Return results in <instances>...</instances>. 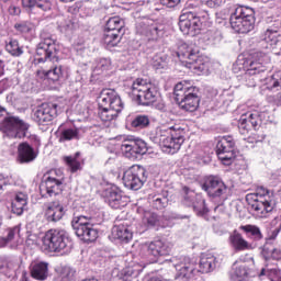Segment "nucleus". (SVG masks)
Segmentation results:
<instances>
[{
    "mask_svg": "<svg viewBox=\"0 0 281 281\" xmlns=\"http://www.w3.org/2000/svg\"><path fill=\"white\" fill-rule=\"evenodd\" d=\"M36 56L34 59L35 65L41 63H47L50 66L49 69H44L43 74L48 80L58 82L63 77V65L58 64V46H56V40L54 35L47 30H43L40 34V43L36 46Z\"/></svg>",
    "mask_w": 281,
    "mask_h": 281,
    "instance_id": "f257e3e1",
    "label": "nucleus"
},
{
    "mask_svg": "<svg viewBox=\"0 0 281 281\" xmlns=\"http://www.w3.org/2000/svg\"><path fill=\"white\" fill-rule=\"evenodd\" d=\"M218 260L212 254L203 255L199 261V269H196V258L183 257L181 263L177 268V280L188 281L192 280L196 273H212L216 269Z\"/></svg>",
    "mask_w": 281,
    "mask_h": 281,
    "instance_id": "f03ea898",
    "label": "nucleus"
},
{
    "mask_svg": "<svg viewBox=\"0 0 281 281\" xmlns=\"http://www.w3.org/2000/svg\"><path fill=\"white\" fill-rule=\"evenodd\" d=\"M30 123L23 121L16 115L8 112L4 106L0 105V131L9 139H30Z\"/></svg>",
    "mask_w": 281,
    "mask_h": 281,
    "instance_id": "7ed1b4c3",
    "label": "nucleus"
},
{
    "mask_svg": "<svg viewBox=\"0 0 281 281\" xmlns=\"http://www.w3.org/2000/svg\"><path fill=\"white\" fill-rule=\"evenodd\" d=\"M149 139H151L154 144L167 148L166 150L171 153V155H175V153L181 149L183 142H186V131L179 126H162L151 133Z\"/></svg>",
    "mask_w": 281,
    "mask_h": 281,
    "instance_id": "20e7f679",
    "label": "nucleus"
},
{
    "mask_svg": "<svg viewBox=\"0 0 281 281\" xmlns=\"http://www.w3.org/2000/svg\"><path fill=\"white\" fill-rule=\"evenodd\" d=\"M210 21V13L201 8H195L180 15L178 25L182 34L196 36L201 34L203 23Z\"/></svg>",
    "mask_w": 281,
    "mask_h": 281,
    "instance_id": "39448f33",
    "label": "nucleus"
},
{
    "mask_svg": "<svg viewBox=\"0 0 281 281\" xmlns=\"http://www.w3.org/2000/svg\"><path fill=\"white\" fill-rule=\"evenodd\" d=\"M42 240L45 249L54 254H69L74 247V241L65 229H49Z\"/></svg>",
    "mask_w": 281,
    "mask_h": 281,
    "instance_id": "423d86ee",
    "label": "nucleus"
},
{
    "mask_svg": "<svg viewBox=\"0 0 281 281\" xmlns=\"http://www.w3.org/2000/svg\"><path fill=\"white\" fill-rule=\"evenodd\" d=\"M176 102L182 111L194 113L199 109L201 98L199 97V88L188 87L183 82H179L173 88Z\"/></svg>",
    "mask_w": 281,
    "mask_h": 281,
    "instance_id": "0eeeda50",
    "label": "nucleus"
},
{
    "mask_svg": "<svg viewBox=\"0 0 281 281\" xmlns=\"http://www.w3.org/2000/svg\"><path fill=\"white\" fill-rule=\"evenodd\" d=\"M132 95L137 104L150 106L159 98V89L148 79H136L132 86Z\"/></svg>",
    "mask_w": 281,
    "mask_h": 281,
    "instance_id": "6e6552de",
    "label": "nucleus"
},
{
    "mask_svg": "<svg viewBox=\"0 0 281 281\" xmlns=\"http://www.w3.org/2000/svg\"><path fill=\"white\" fill-rule=\"evenodd\" d=\"M178 58L188 69L194 71V74H203V71H207V63L203 57L199 56V48H193L192 46H188L187 44L180 47L178 52Z\"/></svg>",
    "mask_w": 281,
    "mask_h": 281,
    "instance_id": "1a4fd4ad",
    "label": "nucleus"
},
{
    "mask_svg": "<svg viewBox=\"0 0 281 281\" xmlns=\"http://www.w3.org/2000/svg\"><path fill=\"white\" fill-rule=\"evenodd\" d=\"M71 227L76 236L85 240V243H95V240H98L99 231L95 228V225L91 223V216H75L71 221Z\"/></svg>",
    "mask_w": 281,
    "mask_h": 281,
    "instance_id": "9d476101",
    "label": "nucleus"
},
{
    "mask_svg": "<svg viewBox=\"0 0 281 281\" xmlns=\"http://www.w3.org/2000/svg\"><path fill=\"white\" fill-rule=\"evenodd\" d=\"M202 190L206 192L207 196L213 201H217L220 205H223L227 201V193L229 188L223 182V180L216 176H209L202 183Z\"/></svg>",
    "mask_w": 281,
    "mask_h": 281,
    "instance_id": "9b49d317",
    "label": "nucleus"
},
{
    "mask_svg": "<svg viewBox=\"0 0 281 281\" xmlns=\"http://www.w3.org/2000/svg\"><path fill=\"white\" fill-rule=\"evenodd\" d=\"M276 273V269L262 268L257 274L245 262H234L229 271V280L232 281H251V278H271V274Z\"/></svg>",
    "mask_w": 281,
    "mask_h": 281,
    "instance_id": "f8f14e48",
    "label": "nucleus"
},
{
    "mask_svg": "<svg viewBox=\"0 0 281 281\" xmlns=\"http://www.w3.org/2000/svg\"><path fill=\"white\" fill-rule=\"evenodd\" d=\"M148 181V171L144 166L133 165L123 173V183L128 190H142Z\"/></svg>",
    "mask_w": 281,
    "mask_h": 281,
    "instance_id": "ddd939ff",
    "label": "nucleus"
},
{
    "mask_svg": "<svg viewBox=\"0 0 281 281\" xmlns=\"http://www.w3.org/2000/svg\"><path fill=\"white\" fill-rule=\"evenodd\" d=\"M121 139H123L121 150L125 154V157L137 159V155H146V153H148L146 142L140 138H135V136H123Z\"/></svg>",
    "mask_w": 281,
    "mask_h": 281,
    "instance_id": "4468645a",
    "label": "nucleus"
},
{
    "mask_svg": "<svg viewBox=\"0 0 281 281\" xmlns=\"http://www.w3.org/2000/svg\"><path fill=\"white\" fill-rule=\"evenodd\" d=\"M33 120L36 124L47 126L58 117V104L56 103H42L33 112Z\"/></svg>",
    "mask_w": 281,
    "mask_h": 281,
    "instance_id": "2eb2a0df",
    "label": "nucleus"
},
{
    "mask_svg": "<svg viewBox=\"0 0 281 281\" xmlns=\"http://www.w3.org/2000/svg\"><path fill=\"white\" fill-rule=\"evenodd\" d=\"M234 139L232 136H225L221 138L216 144V155L224 166L232 165V160L235 159L236 153H234Z\"/></svg>",
    "mask_w": 281,
    "mask_h": 281,
    "instance_id": "dca6fc26",
    "label": "nucleus"
},
{
    "mask_svg": "<svg viewBox=\"0 0 281 281\" xmlns=\"http://www.w3.org/2000/svg\"><path fill=\"white\" fill-rule=\"evenodd\" d=\"M246 201L248 205H250L251 210H255L257 214H269V212H273V203H271V195H256V194H247Z\"/></svg>",
    "mask_w": 281,
    "mask_h": 281,
    "instance_id": "f3484780",
    "label": "nucleus"
},
{
    "mask_svg": "<svg viewBox=\"0 0 281 281\" xmlns=\"http://www.w3.org/2000/svg\"><path fill=\"white\" fill-rule=\"evenodd\" d=\"M265 63V53L254 52L250 57L244 63L246 67V78L247 76H260L267 71V67L262 65Z\"/></svg>",
    "mask_w": 281,
    "mask_h": 281,
    "instance_id": "a211bd4d",
    "label": "nucleus"
},
{
    "mask_svg": "<svg viewBox=\"0 0 281 281\" xmlns=\"http://www.w3.org/2000/svg\"><path fill=\"white\" fill-rule=\"evenodd\" d=\"M123 109L124 103L122 102V98H120V94H117V92L114 90V94L110 101L109 108L104 109V111H100L99 117L102 120V122H112V120H115L117 115L122 113Z\"/></svg>",
    "mask_w": 281,
    "mask_h": 281,
    "instance_id": "6ab92c4d",
    "label": "nucleus"
},
{
    "mask_svg": "<svg viewBox=\"0 0 281 281\" xmlns=\"http://www.w3.org/2000/svg\"><path fill=\"white\" fill-rule=\"evenodd\" d=\"M105 202L112 210H121V207H126L128 204V198L126 195L122 194V190L117 187H111L108 188L103 192Z\"/></svg>",
    "mask_w": 281,
    "mask_h": 281,
    "instance_id": "aec40b11",
    "label": "nucleus"
},
{
    "mask_svg": "<svg viewBox=\"0 0 281 281\" xmlns=\"http://www.w3.org/2000/svg\"><path fill=\"white\" fill-rule=\"evenodd\" d=\"M260 124H262V121L258 113H248L241 115L239 119L238 130L241 135H248L251 128H254V131H258V128H260Z\"/></svg>",
    "mask_w": 281,
    "mask_h": 281,
    "instance_id": "412c9836",
    "label": "nucleus"
},
{
    "mask_svg": "<svg viewBox=\"0 0 281 281\" xmlns=\"http://www.w3.org/2000/svg\"><path fill=\"white\" fill-rule=\"evenodd\" d=\"M63 191V181L52 176H45V181L40 186L42 196H56Z\"/></svg>",
    "mask_w": 281,
    "mask_h": 281,
    "instance_id": "4be33fe9",
    "label": "nucleus"
},
{
    "mask_svg": "<svg viewBox=\"0 0 281 281\" xmlns=\"http://www.w3.org/2000/svg\"><path fill=\"white\" fill-rule=\"evenodd\" d=\"M48 223H58L65 216V206L59 201H54L47 204L45 212Z\"/></svg>",
    "mask_w": 281,
    "mask_h": 281,
    "instance_id": "5701e85b",
    "label": "nucleus"
},
{
    "mask_svg": "<svg viewBox=\"0 0 281 281\" xmlns=\"http://www.w3.org/2000/svg\"><path fill=\"white\" fill-rule=\"evenodd\" d=\"M38 155L27 142L21 143L18 146V161L19 164H32Z\"/></svg>",
    "mask_w": 281,
    "mask_h": 281,
    "instance_id": "b1692460",
    "label": "nucleus"
},
{
    "mask_svg": "<svg viewBox=\"0 0 281 281\" xmlns=\"http://www.w3.org/2000/svg\"><path fill=\"white\" fill-rule=\"evenodd\" d=\"M146 250L147 256H151L153 258H160V256H170V251L172 249L162 240H155L146 246Z\"/></svg>",
    "mask_w": 281,
    "mask_h": 281,
    "instance_id": "393cba45",
    "label": "nucleus"
},
{
    "mask_svg": "<svg viewBox=\"0 0 281 281\" xmlns=\"http://www.w3.org/2000/svg\"><path fill=\"white\" fill-rule=\"evenodd\" d=\"M112 236L116 240H121V243H128V240L133 239V232L128 228L127 223L116 222L112 227Z\"/></svg>",
    "mask_w": 281,
    "mask_h": 281,
    "instance_id": "a878e982",
    "label": "nucleus"
},
{
    "mask_svg": "<svg viewBox=\"0 0 281 281\" xmlns=\"http://www.w3.org/2000/svg\"><path fill=\"white\" fill-rule=\"evenodd\" d=\"M184 201H187V203H192V207L198 216H205V214L210 212V210H207V206L205 205V199H203V196L198 195L192 202V198L194 196V194L188 195V188H184Z\"/></svg>",
    "mask_w": 281,
    "mask_h": 281,
    "instance_id": "bb28decb",
    "label": "nucleus"
},
{
    "mask_svg": "<svg viewBox=\"0 0 281 281\" xmlns=\"http://www.w3.org/2000/svg\"><path fill=\"white\" fill-rule=\"evenodd\" d=\"M49 276V263L38 261L31 265V277L34 280L45 281Z\"/></svg>",
    "mask_w": 281,
    "mask_h": 281,
    "instance_id": "cd10ccee",
    "label": "nucleus"
},
{
    "mask_svg": "<svg viewBox=\"0 0 281 281\" xmlns=\"http://www.w3.org/2000/svg\"><path fill=\"white\" fill-rule=\"evenodd\" d=\"M229 23L232 30H234V32H236L237 34H249V32H251V30H254L256 25V22H241L240 19L234 18V15H231Z\"/></svg>",
    "mask_w": 281,
    "mask_h": 281,
    "instance_id": "c85d7f7f",
    "label": "nucleus"
},
{
    "mask_svg": "<svg viewBox=\"0 0 281 281\" xmlns=\"http://www.w3.org/2000/svg\"><path fill=\"white\" fill-rule=\"evenodd\" d=\"M255 14L256 12L254 11V9L245 5H239L235 8L231 16H234L235 19H240L241 22L250 21V23H256Z\"/></svg>",
    "mask_w": 281,
    "mask_h": 281,
    "instance_id": "c756f323",
    "label": "nucleus"
},
{
    "mask_svg": "<svg viewBox=\"0 0 281 281\" xmlns=\"http://www.w3.org/2000/svg\"><path fill=\"white\" fill-rule=\"evenodd\" d=\"M27 206V194L24 192H18L11 203V212L21 216Z\"/></svg>",
    "mask_w": 281,
    "mask_h": 281,
    "instance_id": "7c9ffc66",
    "label": "nucleus"
},
{
    "mask_svg": "<svg viewBox=\"0 0 281 281\" xmlns=\"http://www.w3.org/2000/svg\"><path fill=\"white\" fill-rule=\"evenodd\" d=\"M229 243L235 251H247V249H251V245L236 231L229 236Z\"/></svg>",
    "mask_w": 281,
    "mask_h": 281,
    "instance_id": "2f4dec72",
    "label": "nucleus"
},
{
    "mask_svg": "<svg viewBox=\"0 0 281 281\" xmlns=\"http://www.w3.org/2000/svg\"><path fill=\"white\" fill-rule=\"evenodd\" d=\"M158 30L157 24H154L150 20H144L136 24V32L140 36H155Z\"/></svg>",
    "mask_w": 281,
    "mask_h": 281,
    "instance_id": "473e14b6",
    "label": "nucleus"
},
{
    "mask_svg": "<svg viewBox=\"0 0 281 281\" xmlns=\"http://www.w3.org/2000/svg\"><path fill=\"white\" fill-rule=\"evenodd\" d=\"M105 31L124 35V20L120 16L110 18L106 21Z\"/></svg>",
    "mask_w": 281,
    "mask_h": 281,
    "instance_id": "72a5a7b5",
    "label": "nucleus"
},
{
    "mask_svg": "<svg viewBox=\"0 0 281 281\" xmlns=\"http://www.w3.org/2000/svg\"><path fill=\"white\" fill-rule=\"evenodd\" d=\"M149 201H151V205L155 210H164L165 207H168V202L170 201L168 199V191L150 195Z\"/></svg>",
    "mask_w": 281,
    "mask_h": 281,
    "instance_id": "f704fd0d",
    "label": "nucleus"
},
{
    "mask_svg": "<svg viewBox=\"0 0 281 281\" xmlns=\"http://www.w3.org/2000/svg\"><path fill=\"white\" fill-rule=\"evenodd\" d=\"M123 34L121 33H113L111 31H104L103 34V44L108 49H111V47H117L120 45V41H122Z\"/></svg>",
    "mask_w": 281,
    "mask_h": 281,
    "instance_id": "c9c22d12",
    "label": "nucleus"
},
{
    "mask_svg": "<svg viewBox=\"0 0 281 281\" xmlns=\"http://www.w3.org/2000/svg\"><path fill=\"white\" fill-rule=\"evenodd\" d=\"M115 90L105 88L100 92L99 95V113L100 111H104V109H109L111 104V100H113V95Z\"/></svg>",
    "mask_w": 281,
    "mask_h": 281,
    "instance_id": "e433bc0d",
    "label": "nucleus"
},
{
    "mask_svg": "<svg viewBox=\"0 0 281 281\" xmlns=\"http://www.w3.org/2000/svg\"><path fill=\"white\" fill-rule=\"evenodd\" d=\"M268 91H281V70L265 79Z\"/></svg>",
    "mask_w": 281,
    "mask_h": 281,
    "instance_id": "4c0bfd02",
    "label": "nucleus"
},
{
    "mask_svg": "<svg viewBox=\"0 0 281 281\" xmlns=\"http://www.w3.org/2000/svg\"><path fill=\"white\" fill-rule=\"evenodd\" d=\"M263 41L268 43V45H271V47H273V45L281 46L280 31L276 29H268L263 34Z\"/></svg>",
    "mask_w": 281,
    "mask_h": 281,
    "instance_id": "58836bf2",
    "label": "nucleus"
},
{
    "mask_svg": "<svg viewBox=\"0 0 281 281\" xmlns=\"http://www.w3.org/2000/svg\"><path fill=\"white\" fill-rule=\"evenodd\" d=\"M239 229H241V232H244L246 236L252 240H262V232L260 231V227L256 225H244L240 226Z\"/></svg>",
    "mask_w": 281,
    "mask_h": 281,
    "instance_id": "ea45409f",
    "label": "nucleus"
},
{
    "mask_svg": "<svg viewBox=\"0 0 281 281\" xmlns=\"http://www.w3.org/2000/svg\"><path fill=\"white\" fill-rule=\"evenodd\" d=\"M140 272L142 270L135 267H126L120 271L119 278L120 280H123V281H132V280H135V278H137Z\"/></svg>",
    "mask_w": 281,
    "mask_h": 281,
    "instance_id": "a19ab883",
    "label": "nucleus"
},
{
    "mask_svg": "<svg viewBox=\"0 0 281 281\" xmlns=\"http://www.w3.org/2000/svg\"><path fill=\"white\" fill-rule=\"evenodd\" d=\"M262 254L266 260H269V258H272V260H281V250L279 248H273L269 241L263 246Z\"/></svg>",
    "mask_w": 281,
    "mask_h": 281,
    "instance_id": "79ce46f5",
    "label": "nucleus"
},
{
    "mask_svg": "<svg viewBox=\"0 0 281 281\" xmlns=\"http://www.w3.org/2000/svg\"><path fill=\"white\" fill-rule=\"evenodd\" d=\"M58 27H59V32H61L63 34H69L70 32H74L75 27H76V23H74V21H71V19L69 18H63L60 16L57 21Z\"/></svg>",
    "mask_w": 281,
    "mask_h": 281,
    "instance_id": "37998d69",
    "label": "nucleus"
},
{
    "mask_svg": "<svg viewBox=\"0 0 281 281\" xmlns=\"http://www.w3.org/2000/svg\"><path fill=\"white\" fill-rule=\"evenodd\" d=\"M71 139H80L78 128H65L60 132L59 142H71Z\"/></svg>",
    "mask_w": 281,
    "mask_h": 281,
    "instance_id": "c03bdc74",
    "label": "nucleus"
},
{
    "mask_svg": "<svg viewBox=\"0 0 281 281\" xmlns=\"http://www.w3.org/2000/svg\"><path fill=\"white\" fill-rule=\"evenodd\" d=\"M13 27L15 32H18V34L27 35L32 34V31L34 30V24L30 21H20L16 22Z\"/></svg>",
    "mask_w": 281,
    "mask_h": 281,
    "instance_id": "a18cd8bd",
    "label": "nucleus"
},
{
    "mask_svg": "<svg viewBox=\"0 0 281 281\" xmlns=\"http://www.w3.org/2000/svg\"><path fill=\"white\" fill-rule=\"evenodd\" d=\"M21 233V227L14 226L7 229V236L0 237V247H5L8 243H12L14 240V236L19 235Z\"/></svg>",
    "mask_w": 281,
    "mask_h": 281,
    "instance_id": "49530a36",
    "label": "nucleus"
},
{
    "mask_svg": "<svg viewBox=\"0 0 281 281\" xmlns=\"http://www.w3.org/2000/svg\"><path fill=\"white\" fill-rule=\"evenodd\" d=\"M150 126V119L148 115H136L132 121V127L142 131V128H148Z\"/></svg>",
    "mask_w": 281,
    "mask_h": 281,
    "instance_id": "de8ad7c7",
    "label": "nucleus"
},
{
    "mask_svg": "<svg viewBox=\"0 0 281 281\" xmlns=\"http://www.w3.org/2000/svg\"><path fill=\"white\" fill-rule=\"evenodd\" d=\"M5 49L11 56H21L23 54V47L19 46V41L10 40L5 45Z\"/></svg>",
    "mask_w": 281,
    "mask_h": 281,
    "instance_id": "09e8293b",
    "label": "nucleus"
},
{
    "mask_svg": "<svg viewBox=\"0 0 281 281\" xmlns=\"http://www.w3.org/2000/svg\"><path fill=\"white\" fill-rule=\"evenodd\" d=\"M60 276L63 281H72L76 278V269L65 266L61 268Z\"/></svg>",
    "mask_w": 281,
    "mask_h": 281,
    "instance_id": "8fccbe9b",
    "label": "nucleus"
},
{
    "mask_svg": "<svg viewBox=\"0 0 281 281\" xmlns=\"http://www.w3.org/2000/svg\"><path fill=\"white\" fill-rule=\"evenodd\" d=\"M80 153H77L75 157L67 156L65 157V161L67 166L70 168L71 172H78L80 170V161L76 159V157H79Z\"/></svg>",
    "mask_w": 281,
    "mask_h": 281,
    "instance_id": "3c124183",
    "label": "nucleus"
},
{
    "mask_svg": "<svg viewBox=\"0 0 281 281\" xmlns=\"http://www.w3.org/2000/svg\"><path fill=\"white\" fill-rule=\"evenodd\" d=\"M151 66L154 69H166V67H168V61H166V57L161 55H155L151 58Z\"/></svg>",
    "mask_w": 281,
    "mask_h": 281,
    "instance_id": "603ef678",
    "label": "nucleus"
},
{
    "mask_svg": "<svg viewBox=\"0 0 281 281\" xmlns=\"http://www.w3.org/2000/svg\"><path fill=\"white\" fill-rule=\"evenodd\" d=\"M144 222L148 225V227H157V225H159V215L147 212L145 213Z\"/></svg>",
    "mask_w": 281,
    "mask_h": 281,
    "instance_id": "864d4df0",
    "label": "nucleus"
},
{
    "mask_svg": "<svg viewBox=\"0 0 281 281\" xmlns=\"http://www.w3.org/2000/svg\"><path fill=\"white\" fill-rule=\"evenodd\" d=\"M35 8L41 10V12H50L52 8H54V3L52 0H37Z\"/></svg>",
    "mask_w": 281,
    "mask_h": 281,
    "instance_id": "5fc2aeb1",
    "label": "nucleus"
},
{
    "mask_svg": "<svg viewBox=\"0 0 281 281\" xmlns=\"http://www.w3.org/2000/svg\"><path fill=\"white\" fill-rule=\"evenodd\" d=\"M110 67H111V60L106 58H100L97 61L95 71H108Z\"/></svg>",
    "mask_w": 281,
    "mask_h": 281,
    "instance_id": "6e6d98bb",
    "label": "nucleus"
},
{
    "mask_svg": "<svg viewBox=\"0 0 281 281\" xmlns=\"http://www.w3.org/2000/svg\"><path fill=\"white\" fill-rule=\"evenodd\" d=\"M226 1L227 0H201V3L207 8H221V5H225Z\"/></svg>",
    "mask_w": 281,
    "mask_h": 281,
    "instance_id": "4d7b16f0",
    "label": "nucleus"
},
{
    "mask_svg": "<svg viewBox=\"0 0 281 281\" xmlns=\"http://www.w3.org/2000/svg\"><path fill=\"white\" fill-rule=\"evenodd\" d=\"M26 245H29V247H34V245H38V235L32 233L29 234L26 238Z\"/></svg>",
    "mask_w": 281,
    "mask_h": 281,
    "instance_id": "13d9d810",
    "label": "nucleus"
},
{
    "mask_svg": "<svg viewBox=\"0 0 281 281\" xmlns=\"http://www.w3.org/2000/svg\"><path fill=\"white\" fill-rule=\"evenodd\" d=\"M161 5H166V8H177L181 0H160Z\"/></svg>",
    "mask_w": 281,
    "mask_h": 281,
    "instance_id": "bf43d9fd",
    "label": "nucleus"
},
{
    "mask_svg": "<svg viewBox=\"0 0 281 281\" xmlns=\"http://www.w3.org/2000/svg\"><path fill=\"white\" fill-rule=\"evenodd\" d=\"M249 194H255L256 196H270L269 194H271V192L265 187H258L256 193Z\"/></svg>",
    "mask_w": 281,
    "mask_h": 281,
    "instance_id": "052dcab7",
    "label": "nucleus"
},
{
    "mask_svg": "<svg viewBox=\"0 0 281 281\" xmlns=\"http://www.w3.org/2000/svg\"><path fill=\"white\" fill-rule=\"evenodd\" d=\"M10 184V177L0 173V192H3L5 186Z\"/></svg>",
    "mask_w": 281,
    "mask_h": 281,
    "instance_id": "680f3d73",
    "label": "nucleus"
},
{
    "mask_svg": "<svg viewBox=\"0 0 281 281\" xmlns=\"http://www.w3.org/2000/svg\"><path fill=\"white\" fill-rule=\"evenodd\" d=\"M37 0H22L23 8H29V10H34L36 8Z\"/></svg>",
    "mask_w": 281,
    "mask_h": 281,
    "instance_id": "e2e57ef3",
    "label": "nucleus"
},
{
    "mask_svg": "<svg viewBox=\"0 0 281 281\" xmlns=\"http://www.w3.org/2000/svg\"><path fill=\"white\" fill-rule=\"evenodd\" d=\"M9 13L12 16H19V14H21V8L16 7V5H11V7H9Z\"/></svg>",
    "mask_w": 281,
    "mask_h": 281,
    "instance_id": "0e129e2a",
    "label": "nucleus"
},
{
    "mask_svg": "<svg viewBox=\"0 0 281 281\" xmlns=\"http://www.w3.org/2000/svg\"><path fill=\"white\" fill-rule=\"evenodd\" d=\"M279 234H280V228H274L273 231H271V233L269 234V236L267 238V243H269V240H276V238H278Z\"/></svg>",
    "mask_w": 281,
    "mask_h": 281,
    "instance_id": "69168bd1",
    "label": "nucleus"
},
{
    "mask_svg": "<svg viewBox=\"0 0 281 281\" xmlns=\"http://www.w3.org/2000/svg\"><path fill=\"white\" fill-rule=\"evenodd\" d=\"M5 74V64L3 60H0V78Z\"/></svg>",
    "mask_w": 281,
    "mask_h": 281,
    "instance_id": "338daca9",
    "label": "nucleus"
},
{
    "mask_svg": "<svg viewBox=\"0 0 281 281\" xmlns=\"http://www.w3.org/2000/svg\"><path fill=\"white\" fill-rule=\"evenodd\" d=\"M7 269H9L10 271H12V269H14V267H16V265L12 261H9L7 265H5Z\"/></svg>",
    "mask_w": 281,
    "mask_h": 281,
    "instance_id": "774afa93",
    "label": "nucleus"
}]
</instances>
